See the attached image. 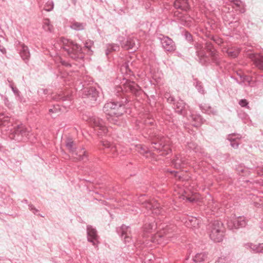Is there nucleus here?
Wrapping results in <instances>:
<instances>
[{
  "label": "nucleus",
  "mask_w": 263,
  "mask_h": 263,
  "mask_svg": "<svg viewBox=\"0 0 263 263\" xmlns=\"http://www.w3.org/2000/svg\"><path fill=\"white\" fill-rule=\"evenodd\" d=\"M121 70L123 73H124L127 75L131 76L133 74L132 69L129 65V62H126L123 64L121 67Z\"/></svg>",
  "instance_id": "37"
},
{
  "label": "nucleus",
  "mask_w": 263,
  "mask_h": 263,
  "mask_svg": "<svg viewBox=\"0 0 263 263\" xmlns=\"http://www.w3.org/2000/svg\"><path fill=\"white\" fill-rule=\"evenodd\" d=\"M93 44V42L92 41L90 40H87L84 44V48L88 49V50H90Z\"/></svg>",
  "instance_id": "52"
},
{
  "label": "nucleus",
  "mask_w": 263,
  "mask_h": 263,
  "mask_svg": "<svg viewBox=\"0 0 263 263\" xmlns=\"http://www.w3.org/2000/svg\"><path fill=\"white\" fill-rule=\"evenodd\" d=\"M82 97L91 106L99 104L102 99L100 92L94 87L85 88L83 91Z\"/></svg>",
  "instance_id": "8"
},
{
  "label": "nucleus",
  "mask_w": 263,
  "mask_h": 263,
  "mask_svg": "<svg viewBox=\"0 0 263 263\" xmlns=\"http://www.w3.org/2000/svg\"><path fill=\"white\" fill-rule=\"evenodd\" d=\"M86 230L87 240L92 243L93 246L96 245V244L98 243V236L96 229L93 228L91 226L88 225Z\"/></svg>",
  "instance_id": "19"
},
{
  "label": "nucleus",
  "mask_w": 263,
  "mask_h": 263,
  "mask_svg": "<svg viewBox=\"0 0 263 263\" xmlns=\"http://www.w3.org/2000/svg\"><path fill=\"white\" fill-rule=\"evenodd\" d=\"M210 112H211V114H213V115H216L217 114V111L216 110H214V109H213L212 108V110H210Z\"/></svg>",
  "instance_id": "64"
},
{
  "label": "nucleus",
  "mask_w": 263,
  "mask_h": 263,
  "mask_svg": "<svg viewBox=\"0 0 263 263\" xmlns=\"http://www.w3.org/2000/svg\"><path fill=\"white\" fill-rule=\"evenodd\" d=\"M231 78H232V79H233L234 80H235V81H236V82L238 84H240V85L242 84V83L241 81V82L239 81L237 78H234V77H231Z\"/></svg>",
  "instance_id": "63"
},
{
  "label": "nucleus",
  "mask_w": 263,
  "mask_h": 263,
  "mask_svg": "<svg viewBox=\"0 0 263 263\" xmlns=\"http://www.w3.org/2000/svg\"><path fill=\"white\" fill-rule=\"evenodd\" d=\"M43 29L46 31L51 32L53 29V26L50 24V20L48 18L44 20L43 26Z\"/></svg>",
  "instance_id": "38"
},
{
  "label": "nucleus",
  "mask_w": 263,
  "mask_h": 263,
  "mask_svg": "<svg viewBox=\"0 0 263 263\" xmlns=\"http://www.w3.org/2000/svg\"><path fill=\"white\" fill-rule=\"evenodd\" d=\"M256 171L258 175L263 176V166L257 167Z\"/></svg>",
  "instance_id": "57"
},
{
  "label": "nucleus",
  "mask_w": 263,
  "mask_h": 263,
  "mask_svg": "<svg viewBox=\"0 0 263 263\" xmlns=\"http://www.w3.org/2000/svg\"><path fill=\"white\" fill-rule=\"evenodd\" d=\"M215 263H230L229 258L221 256L218 258Z\"/></svg>",
  "instance_id": "50"
},
{
  "label": "nucleus",
  "mask_w": 263,
  "mask_h": 263,
  "mask_svg": "<svg viewBox=\"0 0 263 263\" xmlns=\"http://www.w3.org/2000/svg\"><path fill=\"white\" fill-rule=\"evenodd\" d=\"M157 225L155 222L154 218L151 217L148 218V221L145 222L143 225V231L145 233H151L157 229Z\"/></svg>",
  "instance_id": "22"
},
{
  "label": "nucleus",
  "mask_w": 263,
  "mask_h": 263,
  "mask_svg": "<svg viewBox=\"0 0 263 263\" xmlns=\"http://www.w3.org/2000/svg\"><path fill=\"white\" fill-rule=\"evenodd\" d=\"M194 46L196 49V53L199 63L205 66L214 65L218 68H221V60L218 51L207 55L205 52L201 49L202 47L200 44L196 43Z\"/></svg>",
  "instance_id": "2"
},
{
  "label": "nucleus",
  "mask_w": 263,
  "mask_h": 263,
  "mask_svg": "<svg viewBox=\"0 0 263 263\" xmlns=\"http://www.w3.org/2000/svg\"><path fill=\"white\" fill-rule=\"evenodd\" d=\"M205 112L206 113V114H211V112H210V110H212V107H210V106H208L207 107L206 109H205Z\"/></svg>",
  "instance_id": "60"
},
{
  "label": "nucleus",
  "mask_w": 263,
  "mask_h": 263,
  "mask_svg": "<svg viewBox=\"0 0 263 263\" xmlns=\"http://www.w3.org/2000/svg\"><path fill=\"white\" fill-rule=\"evenodd\" d=\"M20 54L22 59L27 63L29 60L30 54L28 47L24 44L20 46Z\"/></svg>",
  "instance_id": "23"
},
{
  "label": "nucleus",
  "mask_w": 263,
  "mask_h": 263,
  "mask_svg": "<svg viewBox=\"0 0 263 263\" xmlns=\"http://www.w3.org/2000/svg\"><path fill=\"white\" fill-rule=\"evenodd\" d=\"M183 36L185 40L190 44H193V35L187 31H185L183 33Z\"/></svg>",
  "instance_id": "47"
},
{
  "label": "nucleus",
  "mask_w": 263,
  "mask_h": 263,
  "mask_svg": "<svg viewBox=\"0 0 263 263\" xmlns=\"http://www.w3.org/2000/svg\"><path fill=\"white\" fill-rule=\"evenodd\" d=\"M62 48L66 52L69 58L76 61H81L84 58L83 48L72 41L62 38Z\"/></svg>",
  "instance_id": "5"
},
{
  "label": "nucleus",
  "mask_w": 263,
  "mask_h": 263,
  "mask_svg": "<svg viewBox=\"0 0 263 263\" xmlns=\"http://www.w3.org/2000/svg\"><path fill=\"white\" fill-rule=\"evenodd\" d=\"M104 145L107 148H110L111 151L112 152H115L116 150V147L114 146H112L110 143H107L106 144H104Z\"/></svg>",
  "instance_id": "58"
},
{
  "label": "nucleus",
  "mask_w": 263,
  "mask_h": 263,
  "mask_svg": "<svg viewBox=\"0 0 263 263\" xmlns=\"http://www.w3.org/2000/svg\"><path fill=\"white\" fill-rule=\"evenodd\" d=\"M199 223V220L196 217H191L188 218L187 224H190L192 227L196 228L198 227Z\"/></svg>",
  "instance_id": "42"
},
{
  "label": "nucleus",
  "mask_w": 263,
  "mask_h": 263,
  "mask_svg": "<svg viewBox=\"0 0 263 263\" xmlns=\"http://www.w3.org/2000/svg\"><path fill=\"white\" fill-rule=\"evenodd\" d=\"M191 120L194 122L193 125L195 127H199L203 124L205 120L199 114H193L190 116Z\"/></svg>",
  "instance_id": "25"
},
{
  "label": "nucleus",
  "mask_w": 263,
  "mask_h": 263,
  "mask_svg": "<svg viewBox=\"0 0 263 263\" xmlns=\"http://www.w3.org/2000/svg\"><path fill=\"white\" fill-rule=\"evenodd\" d=\"M186 148L195 152H197L199 149L198 145L195 142L193 141L188 142L187 143Z\"/></svg>",
  "instance_id": "43"
},
{
  "label": "nucleus",
  "mask_w": 263,
  "mask_h": 263,
  "mask_svg": "<svg viewBox=\"0 0 263 263\" xmlns=\"http://www.w3.org/2000/svg\"><path fill=\"white\" fill-rule=\"evenodd\" d=\"M142 92L141 87L135 82L126 80L125 82L121 85H117L114 88V107L112 116H122L126 112L128 107V99L125 93H130L135 96H140Z\"/></svg>",
  "instance_id": "1"
},
{
  "label": "nucleus",
  "mask_w": 263,
  "mask_h": 263,
  "mask_svg": "<svg viewBox=\"0 0 263 263\" xmlns=\"http://www.w3.org/2000/svg\"><path fill=\"white\" fill-rule=\"evenodd\" d=\"M162 48L165 51L173 52L176 50V45L172 39L167 36L160 34L158 37Z\"/></svg>",
  "instance_id": "14"
},
{
  "label": "nucleus",
  "mask_w": 263,
  "mask_h": 263,
  "mask_svg": "<svg viewBox=\"0 0 263 263\" xmlns=\"http://www.w3.org/2000/svg\"><path fill=\"white\" fill-rule=\"evenodd\" d=\"M237 18V17L236 16V15L233 11L228 12L223 15V20L224 22L228 23V24Z\"/></svg>",
  "instance_id": "32"
},
{
  "label": "nucleus",
  "mask_w": 263,
  "mask_h": 263,
  "mask_svg": "<svg viewBox=\"0 0 263 263\" xmlns=\"http://www.w3.org/2000/svg\"><path fill=\"white\" fill-rule=\"evenodd\" d=\"M145 124L146 126H154L155 125V121L153 119H148L145 121Z\"/></svg>",
  "instance_id": "53"
},
{
  "label": "nucleus",
  "mask_w": 263,
  "mask_h": 263,
  "mask_svg": "<svg viewBox=\"0 0 263 263\" xmlns=\"http://www.w3.org/2000/svg\"><path fill=\"white\" fill-rule=\"evenodd\" d=\"M205 49L209 54L218 51L214 48L213 44L209 41H208L205 43Z\"/></svg>",
  "instance_id": "41"
},
{
  "label": "nucleus",
  "mask_w": 263,
  "mask_h": 263,
  "mask_svg": "<svg viewBox=\"0 0 263 263\" xmlns=\"http://www.w3.org/2000/svg\"><path fill=\"white\" fill-rule=\"evenodd\" d=\"M29 209L34 214H36L37 212L39 211L37 209H36L34 206L32 204H29L28 205Z\"/></svg>",
  "instance_id": "55"
},
{
  "label": "nucleus",
  "mask_w": 263,
  "mask_h": 263,
  "mask_svg": "<svg viewBox=\"0 0 263 263\" xmlns=\"http://www.w3.org/2000/svg\"><path fill=\"white\" fill-rule=\"evenodd\" d=\"M210 238L214 242H219L224 237L225 229L223 223L218 220L211 221L208 226Z\"/></svg>",
  "instance_id": "6"
},
{
  "label": "nucleus",
  "mask_w": 263,
  "mask_h": 263,
  "mask_svg": "<svg viewBox=\"0 0 263 263\" xmlns=\"http://www.w3.org/2000/svg\"><path fill=\"white\" fill-rule=\"evenodd\" d=\"M0 51L3 54H5L6 53V48L2 45H0Z\"/></svg>",
  "instance_id": "59"
},
{
  "label": "nucleus",
  "mask_w": 263,
  "mask_h": 263,
  "mask_svg": "<svg viewBox=\"0 0 263 263\" xmlns=\"http://www.w3.org/2000/svg\"><path fill=\"white\" fill-rule=\"evenodd\" d=\"M48 90L47 89L45 88H40L38 90L37 93L39 95L44 94V95H47L48 94Z\"/></svg>",
  "instance_id": "56"
},
{
  "label": "nucleus",
  "mask_w": 263,
  "mask_h": 263,
  "mask_svg": "<svg viewBox=\"0 0 263 263\" xmlns=\"http://www.w3.org/2000/svg\"><path fill=\"white\" fill-rule=\"evenodd\" d=\"M65 146L67 150L72 155L73 161H80L88 160L87 152L83 147H79L77 141L71 138L65 140Z\"/></svg>",
  "instance_id": "4"
},
{
  "label": "nucleus",
  "mask_w": 263,
  "mask_h": 263,
  "mask_svg": "<svg viewBox=\"0 0 263 263\" xmlns=\"http://www.w3.org/2000/svg\"><path fill=\"white\" fill-rule=\"evenodd\" d=\"M207 258V255L204 252L197 253L193 258L195 262H200L204 261Z\"/></svg>",
  "instance_id": "39"
},
{
  "label": "nucleus",
  "mask_w": 263,
  "mask_h": 263,
  "mask_svg": "<svg viewBox=\"0 0 263 263\" xmlns=\"http://www.w3.org/2000/svg\"><path fill=\"white\" fill-rule=\"evenodd\" d=\"M167 172L170 173L171 175H173L175 178H178L179 179H181V177L180 176H178V172L175 171H170L167 170Z\"/></svg>",
  "instance_id": "54"
},
{
  "label": "nucleus",
  "mask_w": 263,
  "mask_h": 263,
  "mask_svg": "<svg viewBox=\"0 0 263 263\" xmlns=\"http://www.w3.org/2000/svg\"><path fill=\"white\" fill-rule=\"evenodd\" d=\"M118 41L120 42L122 48L125 50L136 51L138 48L139 42L133 36H127L125 39L124 36H119Z\"/></svg>",
  "instance_id": "11"
},
{
  "label": "nucleus",
  "mask_w": 263,
  "mask_h": 263,
  "mask_svg": "<svg viewBox=\"0 0 263 263\" xmlns=\"http://www.w3.org/2000/svg\"><path fill=\"white\" fill-rule=\"evenodd\" d=\"M210 39L213 41L216 44H217L218 45H220L223 43L222 39L218 37V36L212 35L211 37H210Z\"/></svg>",
  "instance_id": "49"
},
{
  "label": "nucleus",
  "mask_w": 263,
  "mask_h": 263,
  "mask_svg": "<svg viewBox=\"0 0 263 263\" xmlns=\"http://www.w3.org/2000/svg\"><path fill=\"white\" fill-rule=\"evenodd\" d=\"M226 52L228 54V56L232 58H236L239 53V51L238 50L232 48L227 49Z\"/></svg>",
  "instance_id": "40"
},
{
  "label": "nucleus",
  "mask_w": 263,
  "mask_h": 263,
  "mask_svg": "<svg viewBox=\"0 0 263 263\" xmlns=\"http://www.w3.org/2000/svg\"><path fill=\"white\" fill-rule=\"evenodd\" d=\"M10 87L11 88L13 92L14 93L16 99L20 102H25V99L24 98L23 96H21L20 91L18 89L13 85V84H11L9 85Z\"/></svg>",
  "instance_id": "31"
},
{
  "label": "nucleus",
  "mask_w": 263,
  "mask_h": 263,
  "mask_svg": "<svg viewBox=\"0 0 263 263\" xmlns=\"http://www.w3.org/2000/svg\"><path fill=\"white\" fill-rule=\"evenodd\" d=\"M129 229V227L122 224L116 229L117 233L122 238H123L125 243L130 242L132 240Z\"/></svg>",
  "instance_id": "15"
},
{
  "label": "nucleus",
  "mask_w": 263,
  "mask_h": 263,
  "mask_svg": "<svg viewBox=\"0 0 263 263\" xmlns=\"http://www.w3.org/2000/svg\"><path fill=\"white\" fill-rule=\"evenodd\" d=\"M9 124H11L10 119L4 114H0V126H9Z\"/></svg>",
  "instance_id": "33"
},
{
  "label": "nucleus",
  "mask_w": 263,
  "mask_h": 263,
  "mask_svg": "<svg viewBox=\"0 0 263 263\" xmlns=\"http://www.w3.org/2000/svg\"><path fill=\"white\" fill-rule=\"evenodd\" d=\"M122 116H118L117 115L110 116L107 117V119L111 124L120 126L122 123Z\"/></svg>",
  "instance_id": "30"
},
{
  "label": "nucleus",
  "mask_w": 263,
  "mask_h": 263,
  "mask_svg": "<svg viewBox=\"0 0 263 263\" xmlns=\"http://www.w3.org/2000/svg\"><path fill=\"white\" fill-rule=\"evenodd\" d=\"M173 108L176 113L185 117L187 115L189 106L183 100L179 99L174 104Z\"/></svg>",
  "instance_id": "17"
},
{
  "label": "nucleus",
  "mask_w": 263,
  "mask_h": 263,
  "mask_svg": "<svg viewBox=\"0 0 263 263\" xmlns=\"http://www.w3.org/2000/svg\"><path fill=\"white\" fill-rule=\"evenodd\" d=\"M151 139L149 148L151 151L155 152L160 155L165 156L172 152L170 146L165 143V138L163 136L156 134L151 130L148 134Z\"/></svg>",
  "instance_id": "3"
},
{
  "label": "nucleus",
  "mask_w": 263,
  "mask_h": 263,
  "mask_svg": "<svg viewBox=\"0 0 263 263\" xmlns=\"http://www.w3.org/2000/svg\"><path fill=\"white\" fill-rule=\"evenodd\" d=\"M248 104L249 103L246 99H241L239 101V104L242 107L249 108V106H248Z\"/></svg>",
  "instance_id": "51"
},
{
  "label": "nucleus",
  "mask_w": 263,
  "mask_h": 263,
  "mask_svg": "<svg viewBox=\"0 0 263 263\" xmlns=\"http://www.w3.org/2000/svg\"><path fill=\"white\" fill-rule=\"evenodd\" d=\"M239 24L238 18L237 17L235 20V21L234 20L233 22H231L229 25L231 28L235 30L239 26Z\"/></svg>",
  "instance_id": "48"
},
{
  "label": "nucleus",
  "mask_w": 263,
  "mask_h": 263,
  "mask_svg": "<svg viewBox=\"0 0 263 263\" xmlns=\"http://www.w3.org/2000/svg\"><path fill=\"white\" fill-rule=\"evenodd\" d=\"M61 108L59 105H54L52 108L49 109L48 114L52 118H55L56 116L60 112Z\"/></svg>",
  "instance_id": "36"
},
{
  "label": "nucleus",
  "mask_w": 263,
  "mask_h": 263,
  "mask_svg": "<svg viewBox=\"0 0 263 263\" xmlns=\"http://www.w3.org/2000/svg\"><path fill=\"white\" fill-rule=\"evenodd\" d=\"M189 163L187 159L181 155H177L172 160V164L177 168H182L185 167Z\"/></svg>",
  "instance_id": "20"
},
{
  "label": "nucleus",
  "mask_w": 263,
  "mask_h": 263,
  "mask_svg": "<svg viewBox=\"0 0 263 263\" xmlns=\"http://www.w3.org/2000/svg\"><path fill=\"white\" fill-rule=\"evenodd\" d=\"M162 229H163L162 232L155 236L156 238H159V239L157 240L158 243L167 241L168 239L173 237L174 235L172 233L176 230V227L174 225L170 224L166 226L165 227H162Z\"/></svg>",
  "instance_id": "12"
},
{
  "label": "nucleus",
  "mask_w": 263,
  "mask_h": 263,
  "mask_svg": "<svg viewBox=\"0 0 263 263\" xmlns=\"http://www.w3.org/2000/svg\"><path fill=\"white\" fill-rule=\"evenodd\" d=\"M135 150L141 155L145 156L146 154L150 153L151 149L145 145L141 144H137L135 145Z\"/></svg>",
  "instance_id": "28"
},
{
  "label": "nucleus",
  "mask_w": 263,
  "mask_h": 263,
  "mask_svg": "<svg viewBox=\"0 0 263 263\" xmlns=\"http://www.w3.org/2000/svg\"><path fill=\"white\" fill-rule=\"evenodd\" d=\"M8 137L11 140L17 142H25L29 138V131L23 124L17 125L9 129Z\"/></svg>",
  "instance_id": "7"
},
{
  "label": "nucleus",
  "mask_w": 263,
  "mask_h": 263,
  "mask_svg": "<svg viewBox=\"0 0 263 263\" xmlns=\"http://www.w3.org/2000/svg\"><path fill=\"white\" fill-rule=\"evenodd\" d=\"M145 196L144 194L141 195L139 198V201L141 202L143 208H145L148 211V213H153L158 215L161 214L162 209L158 202L155 200H145L142 201L143 198Z\"/></svg>",
  "instance_id": "9"
},
{
  "label": "nucleus",
  "mask_w": 263,
  "mask_h": 263,
  "mask_svg": "<svg viewBox=\"0 0 263 263\" xmlns=\"http://www.w3.org/2000/svg\"><path fill=\"white\" fill-rule=\"evenodd\" d=\"M86 26L85 23L78 22L76 21L70 22L69 27L73 30L76 31H82L85 29Z\"/></svg>",
  "instance_id": "26"
},
{
  "label": "nucleus",
  "mask_w": 263,
  "mask_h": 263,
  "mask_svg": "<svg viewBox=\"0 0 263 263\" xmlns=\"http://www.w3.org/2000/svg\"><path fill=\"white\" fill-rule=\"evenodd\" d=\"M237 74L241 80L242 83L245 82H248L249 85H250L251 81H252V78L247 75L242 74L239 73H237Z\"/></svg>",
  "instance_id": "44"
},
{
  "label": "nucleus",
  "mask_w": 263,
  "mask_h": 263,
  "mask_svg": "<svg viewBox=\"0 0 263 263\" xmlns=\"http://www.w3.org/2000/svg\"><path fill=\"white\" fill-rule=\"evenodd\" d=\"M120 49V46L117 44H107L106 45L105 54L108 56L114 51H118Z\"/></svg>",
  "instance_id": "29"
},
{
  "label": "nucleus",
  "mask_w": 263,
  "mask_h": 263,
  "mask_svg": "<svg viewBox=\"0 0 263 263\" xmlns=\"http://www.w3.org/2000/svg\"><path fill=\"white\" fill-rule=\"evenodd\" d=\"M174 7L176 9H179L184 12H187L191 9L189 0H175Z\"/></svg>",
  "instance_id": "21"
},
{
  "label": "nucleus",
  "mask_w": 263,
  "mask_h": 263,
  "mask_svg": "<svg viewBox=\"0 0 263 263\" xmlns=\"http://www.w3.org/2000/svg\"><path fill=\"white\" fill-rule=\"evenodd\" d=\"M247 220L243 216L233 218L227 220L228 228L231 230L244 228L247 225Z\"/></svg>",
  "instance_id": "13"
},
{
  "label": "nucleus",
  "mask_w": 263,
  "mask_h": 263,
  "mask_svg": "<svg viewBox=\"0 0 263 263\" xmlns=\"http://www.w3.org/2000/svg\"><path fill=\"white\" fill-rule=\"evenodd\" d=\"M116 105L114 103V101L105 103L103 107V112L106 115L107 117L112 116V111H114V107Z\"/></svg>",
  "instance_id": "27"
},
{
  "label": "nucleus",
  "mask_w": 263,
  "mask_h": 263,
  "mask_svg": "<svg viewBox=\"0 0 263 263\" xmlns=\"http://www.w3.org/2000/svg\"><path fill=\"white\" fill-rule=\"evenodd\" d=\"M88 122L99 136H101L107 133V128L102 119L96 116H92L89 118Z\"/></svg>",
  "instance_id": "10"
},
{
  "label": "nucleus",
  "mask_w": 263,
  "mask_h": 263,
  "mask_svg": "<svg viewBox=\"0 0 263 263\" xmlns=\"http://www.w3.org/2000/svg\"><path fill=\"white\" fill-rule=\"evenodd\" d=\"M164 98L166 99L167 102L170 104H174L177 100H176L175 98L172 96L169 93H166L164 95Z\"/></svg>",
  "instance_id": "45"
},
{
  "label": "nucleus",
  "mask_w": 263,
  "mask_h": 263,
  "mask_svg": "<svg viewBox=\"0 0 263 263\" xmlns=\"http://www.w3.org/2000/svg\"><path fill=\"white\" fill-rule=\"evenodd\" d=\"M248 57L258 69L263 71V55L258 53H249Z\"/></svg>",
  "instance_id": "16"
},
{
  "label": "nucleus",
  "mask_w": 263,
  "mask_h": 263,
  "mask_svg": "<svg viewBox=\"0 0 263 263\" xmlns=\"http://www.w3.org/2000/svg\"><path fill=\"white\" fill-rule=\"evenodd\" d=\"M241 137L238 134H230L228 136V139L230 141L231 145L232 147L234 148H237L239 144L238 140L240 139Z\"/></svg>",
  "instance_id": "24"
},
{
  "label": "nucleus",
  "mask_w": 263,
  "mask_h": 263,
  "mask_svg": "<svg viewBox=\"0 0 263 263\" xmlns=\"http://www.w3.org/2000/svg\"><path fill=\"white\" fill-rule=\"evenodd\" d=\"M187 200L188 201H189L190 202H194V201H195V198H194V197H188V198H187Z\"/></svg>",
  "instance_id": "62"
},
{
  "label": "nucleus",
  "mask_w": 263,
  "mask_h": 263,
  "mask_svg": "<svg viewBox=\"0 0 263 263\" xmlns=\"http://www.w3.org/2000/svg\"><path fill=\"white\" fill-rule=\"evenodd\" d=\"M246 248H250L257 253H263V243H259L258 246L251 243L246 244Z\"/></svg>",
  "instance_id": "34"
},
{
  "label": "nucleus",
  "mask_w": 263,
  "mask_h": 263,
  "mask_svg": "<svg viewBox=\"0 0 263 263\" xmlns=\"http://www.w3.org/2000/svg\"><path fill=\"white\" fill-rule=\"evenodd\" d=\"M135 246H137V245H141L143 243V241H142V240H137L136 242H135Z\"/></svg>",
  "instance_id": "61"
},
{
  "label": "nucleus",
  "mask_w": 263,
  "mask_h": 263,
  "mask_svg": "<svg viewBox=\"0 0 263 263\" xmlns=\"http://www.w3.org/2000/svg\"><path fill=\"white\" fill-rule=\"evenodd\" d=\"M194 85L197 89L198 92L202 95H204L205 93V90L203 87L202 83L199 81L197 79H194Z\"/></svg>",
  "instance_id": "35"
},
{
  "label": "nucleus",
  "mask_w": 263,
  "mask_h": 263,
  "mask_svg": "<svg viewBox=\"0 0 263 263\" xmlns=\"http://www.w3.org/2000/svg\"><path fill=\"white\" fill-rule=\"evenodd\" d=\"M174 16L180 20L181 21L185 20L184 14L178 10H176L174 12Z\"/></svg>",
  "instance_id": "46"
},
{
  "label": "nucleus",
  "mask_w": 263,
  "mask_h": 263,
  "mask_svg": "<svg viewBox=\"0 0 263 263\" xmlns=\"http://www.w3.org/2000/svg\"><path fill=\"white\" fill-rule=\"evenodd\" d=\"M53 99L57 101L67 102L68 103L63 105L66 107L67 106H70V102L72 100V96L69 92H61L54 96Z\"/></svg>",
  "instance_id": "18"
}]
</instances>
